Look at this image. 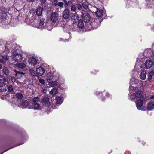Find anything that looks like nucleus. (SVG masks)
I'll list each match as a JSON object with an SVG mask.
<instances>
[{
    "instance_id": "nucleus-1",
    "label": "nucleus",
    "mask_w": 154,
    "mask_h": 154,
    "mask_svg": "<svg viewBox=\"0 0 154 154\" xmlns=\"http://www.w3.org/2000/svg\"><path fill=\"white\" fill-rule=\"evenodd\" d=\"M20 105L19 107L22 108H32V106L29 102L26 99H22L20 101Z\"/></svg>"
},
{
    "instance_id": "nucleus-2",
    "label": "nucleus",
    "mask_w": 154,
    "mask_h": 154,
    "mask_svg": "<svg viewBox=\"0 0 154 154\" xmlns=\"http://www.w3.org/2000/svg\"><path fill=\"white\" fill-rule=\"evenodd\" d=\"M49 100V98L48 97L46 96H44L42 98L41 103L44 106L48 107L51 105Z\"/></svg>"
},
{
    "instance_id": "nucleus-3",
    "label": "nucleus",
    "mask_w": 154,
    "mask_h": 154,
    "mask_svg": "<svg viewBox=\"0 0 154 154\" xmlns=\"http://www.w3.org/2000/svg\"><path fill=\"white\" fill-rule=\"evenodd\" d=\"M82 20L86 23H88L90 20L91 17L90 14L87 12H85L83 13L82 12Z\"/></svg>"
},
{
    "instance_id": "nucleus-4",
    "label": "nucleus",
    "mask_w": 154,
    "mask_h": 154,
    "mask_svg": "<svg viewBox=\"0 0 154 154\" xmlns=\"http://www.w3.org/2000/svg\"><path fill=\"white\" fill-rule=\"evenodd\" d=\"M135 97L137 98V100H145V97L143 95V91L141 90L138 91L136 93Z\"/></svg>"
},
{
    "instance_id": "nucleus-5",
    "label": "nucleus",
    "mask_w": 154,
    "mask_h": 154,
    "mask_svg": "<svg viewBox=\"0 0 154 154\" xmlns=\"http://www.w3.org/2000/svg\"><path fill=\"white\" fill-rule=\"evenodd\" d=\"M58 19V16L56 12H53L51 13V20L54 23H56Z\"/></svg>"
},
{
    "instance_id": "nucleus-6",
    "label": "nucleus",
    "mask_w": 154,
    "mask_h": 154,
    "mask_svg": "<svg viewBox=\"0 0 154 154\" xmlns=\"http://www.w3.org/2000/svg\"><path fill=\"white\" fill-rule=\"evenodd\" d=\"M9 59V56L6 55H2L0 57V63L3 64H5L6 61Z\"/></svg>"
},
{
    "instance_id": "nucleus-7",
    "label": "nucleus",
    "mask_w": 154,
    "mask_h": 154,
    "mask_svg": "<svg viewBox=\"0 0 154 154\" xmlns=\"http://www.w3.org/2000/svg\"><path fill=\"white\" fill-rule=\"evenodd\" d=\"M101 22V19L99 17H97L96 18L94 19V22L92 23V24L94 26L95 25L96 26H95L93 29H95L97 26L99 25Z\"/></svg>"
},
{
    "instance_id": "nucleus-8",
    "label": "nucleus",
    "mask_w": 154,
    "mask_h": 154,
    "mask_svg": "<svg viewBox=\"0 0 154 154\" xmlns=\"http://www.w3.org/2000/svg\"><path fill=\"white\" fill-rule=\"evenodd\" d=\"M69 10L68 8H66L63 11L62 15L64 19H67L69 16Z\"/></svg>"
},
{
    "instance_id": "nucleus-9",
    "label": "nucleus",
    "mask_w": 154,
    "mask_h": 154,
    "mask_svg": "<svg viewBox=\"0 0 154 154\" xmlns=\"http://www.w3.org/2000/svg\"><path fill=\"white\" fill-rule=\"evenodd\" d=\"M145 100L138 99L137 100V102L136 103V106L138 110H142L141 107L143 105V101Z\"/></svg>"
},
{
    "instance_id": "nucleus-10",
    "label": "nucleus",
    "mask_w": 154,
    "mask_h": 154,
    "mask_svg": "<svg viewBox=\"0 0 154 154\" xmlns=\"http://www.w3.org/2000/svg\"><path fill=\"white\" fill-rule=\"evenodd\" d=\"M36 75L41 76L44 74L45 69L42 67H39L36 69Z\"/></svg>"
},
{
    "instance_id": "nucleus-11",
    "label": "nucleus",
    "mask_w": 154,
    "mask_h": 154,
    "mask_svg": "<svg viewBox=\"0 0 154 154\" xmlns=\"http://www.w3.org/2000/svg\"><path fill=\"white\" fill-rule=\"evenodd\" d=\"M14 60L16 62H20L22 59V57L20 54H17L13 57Z\"/></svg>"
},
{
    "instance_id": "nucleus-12",
    "label": "nucleus",
    "mask_w": 154,
    "mask_h": 154,
    "mask_svg": "<svg viewBox=\"0 0 154 154\" xmlns=\"http://www.w3.org/2000/svg\"><path fill=\"white\" fill-rule=\"evenodd\" d=\"M145 65L146 68L149 69L153 66V62L151 60H148L145 62Z\"/></svg>"
},
{
    "instance_id": "nucleus-13",
    "label": "nucleus",
    "mask_w": 154,
    "mask_h": 154,
    "mask_svg": "<svg viewBox=\"0 0 154 154\" xmlns=\"http://www.w3.org/2000/svg\"><path fill=\"white\" fill-rule=\"evenodd\" d=\"M147 108L148 110H150L154 108V104L153 102H149L147 104Z\"/></svg>"
},
{
    "instance_id": "nucleus-14",
    "label": "nucleus",
    "mask_w": 154,
    "mask_h": 154,
    "mask_svg": "<svg viewBox=\"0 0 154 154\" xmlns=\"http://www.w3.org/2000/svg\"><path fill=\"white\" fill-rule=\"evenodd\" d=\"M29 62L32 65L35 66L37 64V60L34 58H31L29 60Z\"/></svg>"
},
{
    "instance_id": "nucleus-15",
    "label": "nucleus",
    "mask_w": 154,
    "mask_h": 154,
    "mask_svg": "<svg viewBox=\"0 0 154 154\" xmlns=\"http://www.w3.org/2000/svg\"><path fill=\"white\" fill-rule=\"evenodd\" d=\"M8 79L7 78L5 77L3 75H0V83L3 84L6 82H8Z\"/></svg>"
},
{
    "instance_id": "nucleus-16",
    "label": "nucleus",
    "mask_w": 154,
    "mask_h": 154,
    "mask_svg": "<svg viewBox=\"0 0 154 154\" xmlns=\"http://www.w3.org/2000/svg\"><path fill=\"white\" fill-rule=\"evenodd\" d=\"M14 71L15 73V76L16 77L17 79H19L21 78L23 74L22 72L17 71L15 70H14Z\"/></svg>"
},
{
    "instance_id": "nucleus-17",
    "label": "nucleus",
    "mask_w": 154,
    "mask_h": 154,
    "mask_svg": "<svg viewBox=\"0 0 154 154\" xmlns=\"http://www.w3.org/2000/svg\"><path fill=\"white\" fill-rule=\"evenodd\" d=\"M97 11L96 12L97 16V17H101L103 13V11L99 8H97Z\"/></svg>"
},
{
    "instance_id": "nucleus-18",
    "label": "nucleus",
    "mask_w": 154,
    "mask_h": 154,
    "mask_svg": "<svg viewBox=\"0 0 154 154\" xmlns=\"http://www.w3.org/2000/svg\"><path fill=\"white\" fill-rule=\"evenodd\" d=\"M2 73L6 75H8L9 74V71L8 68L5 66L4 67L2 70Z\"/></svg>"
},
{
    "instance_id": "nucleus-19",
    "label": "nucleus",
    "mask_w": 154,
    "mask_h": 154,
    "mask_svg": "<svg viewBox=\"0 0 154 154\" xmlns=\"http://www.w3.org/2000/svg\"><path fill=\"white\" fill-rule=\"evenodd\" d=\"M43 11V8L41 7H39L37 9L36 14L38 16H41L42 14Z\"/></svg>"
},
{
    "instance_id": "nucleus-20",
    "label": "nucleus",
    "mask_w": 154,
    "mask_h": 154,
    "mask_svg": "<svg viewBox=\"0 0 154 154\" xmlns=\"http://www.w3.org/2000/svg\"><path fill=\"white\" fill-rule=\"evenodd\" d=\"M58 93V89L54 88L50 91V94L52 95H54L57 94Z\"/></svg>"
},
{
    "instance_id": "nucleus-21",
    "label": "nucleus",
    "mask_w": 154,
    "mask_h": 154,
    "mask_svg": "<svg viewBox=\"0 0 154 154\" xmlns=\"http://www.w3.org/2000/svg\"><path fill=\"white\" fill-rule=\"evenodd\" d=\"M83 20L82 19H80L78 23V26L80 28L82 29L84 27V23Z\"/></svg>"
},
{
    "instance_id": "nucleus-22",
    "label": "nucleus",
    "mask_w": 154,
    "mask_h": 154,
    "mask_svg": "<svg viewBox=\"0 0 154 154\" xmlns=\"http://www.w3.org/2000/svg\"><path fill=\"white\" fill-rule=\"evenodd\" d=\"M32 107L35 110H39L41 109L39 104L38 103H32Z\"/></svg>"
},
{
    "instance_id": "nucleus-23",
    "label": "nucleus",
    "mask_w": 154,
    "mask_h": 154,
    "mask_svg": "<svg viewBox=\"0 0 154 154\" xmlns=\"http://www.w3.org/2000/svg\"><path fill=\"white\" fill-rule=\"evenodd\" d=\"M17 66L22 69H25L26 67V64L24 63H20L17 64Z\"/></svg>"
},
{
    "instance_id": "nucleus-24",
    "label": "nucleus",
    "mask_w": 154,
    "mask_h": 154,
    "mask_svg": "<svg viewBox=\"0 0 154 154\" xmlns=\"http://www.w3.org/2000/svg\"><path fill=\"white\" fill-rule=\"evenodd\" d=\"M82 5L84 9H87L88 7V3L87 1L85 0L84 2H82Z\"/></svg>"
},
{
    "instance_id": "nucleus-25",
    "label": "nucleus",
    "mask_w": 154,
    "mask_h": 154,
    "mask_svg": "<svg viewBox=\"0 0 154 154\" xmlns=\"http://www.w3.org/2000/svg\"><path fill=\"white\" fill-rule=\"evenodd\" d=\"M146 72L144 71H143L140 73V78L143 80H145L146 78Z\"/></svg>"
},
{
    "instance_id": "nucleus-26",
    "label": "nucleus",
    "mask_w": 154,
    "mask_h": 154,
    "mask_svg": "<svg viewBox=\"0 0 154 154\" xmlns=\"http://www.w3.org/2000/svg\"><path fill=\"white\" fill-rule=\"evenodd\" d=\"M45 20L42 18L40 19V21L39 23L40 26L39 28L42 29L45 26V23L44 22Z\"/></svg>"
},
{
    "instance_id": "nucleus-27",
    "label": "nucleus",
    "mask_w": 154,
    "mask_h": 154,
    "mask_svg": "<svg viewBox=\"0 0 154 154\" xmlns=\"http://www.w3.org/2000/svg\"><path fill=\"white\" fill-rule=\"evenodd\" d=\"M7 89V85H3L0 86V92H3L6 91Z\"/></svg>"
},
{
    "instance_id": "nucleus-28",
    "label": "nucleus",
    "mask_w": 154,
    "mask_h": 154,
    "mask_svg": "<svg viewBox=\"0 0 154 154\" xmlns=\"http://www.w3.org/2000/svg\"><path fill=\"white\" fill-rule=\"evenodd\" d=\"M15 96L18 99H22L23 98V96L22 93H18L16 94Z\"/></svg>"
},
{
    "instance_id": "nucleus-29",
    "label": "nucleus",
    "mask_w": 154,
    "mask_h": 154,
    "mask_svg": "<svg viewBox=\"0 0 154 154\" xmlns=\"http://www.w3.org/2000/svg\"><path fill=\"white\" fill-rule=\"evenodd\" d=\"M79 19L78 15L76 13H75L73 14L71 17V19L75 20H78Z\"/></svg>"
},
{
    "instance_id": "nucleus-30",
    "label": "nucleus",
    "mask_w": 154,
    "mask_h": 154,
    "mask_svg": "<svg viewBox=\"0 0 154 154\" xmlns=\"http://www.w3.org/2000/svg\"><path fill=\"white\" fill-rule=\"evenodd\" d=\"M40 100L39 98L38 97H35L32 100V103H38V102Z\"/></svg>"
},
{
    "instance_id": "nucleus-31",
    "label": "nucleus",
    "mask_w": 154,
    "mask_h": 154,
    "mask_svg": "<svg viewBox=\"0 0 154 154\" xmlns=\"http://www.w3.org/2000/svg\"><path fill=\"white\" fill-rule=\"evenodd\" d=\"M56 100L57 103L58 104H61L62 103L63 101V100L62 98L60 97H57L56 98Z\"/></svg>"
},
{
    "instance_id": "nucleus-32",
    "label": "nucleus",
    "mask_w": 154,
    "mask_h": 154,
    "mask_svg": "<svg viewBox=\"0 0 154 154\" xmlns=\"http://www.w3.org/2000/svg\"><path fill=\"white\" fill-rule=\"evenodd\" d=\"M49 85L50 86H55L57 85V82L56 81H50L49 83Z\"/></svg>"
},
{
    "instance_id": "nucleus-33",
    "label": "nucleus",
    "mask_w": 154,
    "mask_h": 154,
    "mask_svg": "<svg viewBox=\"0 0 154 154\" xmlns=\"http://www.w3.org/2000/svg\"><path fill=\"white\" fill-rule=\"evenodd\" d=\"M154 74V72L153 71H152L148 75V80H150L152 79V76Z\"/></svg>"
},
{
    "instance_id": "nucleus-34",
    "label": "nucleus",
    "mask_w": 154,
    "mask_h": 154,
    "mask_svg": "<svg viewBox=\"0 0 154 154\" xmlns=\"http://www.w3.org/2000/svg\"><path fill=\"white\" fill-rule=\"evenodd\" d=\"M77 10L76 6L74 5H72L71 7V10L72 11L75 12Z\"/></svg>"
},
{
    "instance_id": "nucleus-35",
    "label": "nucleus",
    "mask_w": 154,
    "mask_h": 154,
    "mask_svg": "<svg viewBox=\"0 0 154 154\" xmlns=\"http://www.w3.org/2000/svg\"><path fill=\"white\" fill-rule=\"evenodd\" d=\"M29 72L33 76H35L36 75V72H35V71L32 69H30L29 70Z\"/></svg>"
},
{
    "instance_id": "nucleus-36",
    "label": "nucleus",
    "mask_w": 154,
    "mask_h": 154,
    "mask_svg": "<svg viewBox=\"0 0 154 154\" xmlns=\"http://www.w3.org/2000/svg\"><path fill=\"white\" fill-rule=\"evenodd\" d=\"M76 7L77 9V8L78 10H81L82 8V6L80 4H76Z\"/></svg>"
},
{
    "instance_id": "nucleus-37",
    "label": "nucleus",
    "mask_w": 154,
    "mask_h": 154,
    "mask_svg": "<svg viewBox=\"0 0 154 154\" xmlns=\"http://www.w3.org/2000/svg\"><path fill=\"white\" fill-rule=\"evenodd\" d=\"M72 5V3L71 1V0H69L68 1L67 3V4L66 5V7H67L68 5L71 6Z\"/></svg>"
},
{
    "instance_id": "nucleus-38",
    "label": "nucleus",
    "mask_w": 154,
    "mask_h": 154,
    "mask_svg": "<svg viewBox=\"0 0 154 154\" xmlns=\"http://www.w3.org/2000/svg\"><path fill=\"white\" fill-rule=\"evenodd\" d=\"M8 90L10 92H11L13 90V88L12 85H10L8 87H7Z\"/></svg>"
},
{
    "instance_id": "nucleus-39",
    "label": "nucleus",
    "mask_w": 154,
    "mask_h": 154,
    "mask_svg": "<svg viewBox=\"0 0 154 154\" xmlns=\"http://www.w3.org/2000/svg\"><path fill=\"white\" fill-rule=\"evenodd\" d=\"M7 14L5 13H2V17L3 19H6L7 18Z\"/></svg>"
},
{
    "instance_id": "nucleus-40",
    "label": "nucleus",
    "mask_w": 154,
    "mask_h": 154,
    "mask_svg": "<svg viewBox=\"0 0 154 154\" xmlns=\"http://www.w3.org/2000/svg\"><path fill=\"white\" fill-rule=\"evenodd\" d=\"M61 7H63L64 4L62 2H59L57 3V5Z\"/></svg>"
},
{
    "instance_id": "nucleus-41",
    "label": "nucleus",
    "mask_w": 154,
    "mask_h": 154,
    "mask_svg": "<svg viewBox=\"0 0 154 154\" xmlns=\"http://www.w3.org/2000/svg\"><path fill=\"white\" fill-rule=\"evenodd\" d=\"M39 82L40 83L42 84L43 85L45 84V82L44 79H39Z\"/></svg>"
},
{
    "instance_id": "nucleus-42",
    "label": "nucleus",
    "mask_w": 154,
    "mask_h": 154,
    "mask_svg": "<svg viewBox=\"0 0 154 154\" xmlns=\"http://www.w3.org/2000/svg\"><path fill=\"white\" fill-rule=\"evenodd\" d=\"M57 0H54L52 2V4L55 6H57Z\"/></svg>"
},
{
    "instance_id": "nucleus-43",
    "label": "nucleus",
    "mask_w": 154,
    "mask_h": 154,
    "mask_svg": "<svg viewBox=\"0 0 154 154\" xmlns=\"http://www.w3.org/2000/svg\"><path fill=\"white\" fill-rule=\"evenodd\" d=\"M10 77L11 78V81L12 82H15L16 80V78L12 76H10Z\"/></svg>"
},
{
    "instance_id": "nucleus-44",
    "label": "nucleus",
    "mask_w": 154,
    "mask_h": 154,
    "mask_svg": "<svg viewBox=\"0 0 154 154\" xmlns=\"http://www.w3.org/2000/svg\"><path fill=\"white\" fill-rule=\"evenodd\" d=\"M130 98L131 99V100H134V99H136V100H137V99L136 97H134L132 95L130 96Z\"/></svg>"
},
{
    "instance_id": "nucleus-45",
    "label": "nucleus",
    "mask_w": 154,
    "mask_h": 154,
    "mask_svg": "<svg viewBox=\"0 0 154 154\" xmlns=\"http://www.w3.org/2000/svg\"><path fill=\"white\" fill-rule=\"evenodd\" d=\"M62 1L64 3V6L65 7L66 6L67 4V2L66 0H62Z\"/></svg>"
},
{
    "instance_id": "nucleus-46",
    "label": "nucleus",
    "mask_w": 154,
    "mask_h": 154,
    "mask_svg": "<svg viewBox=\"0 0 154 154\" xmlns=\"http://www.w3.org/2000/svg\"><path fill=\"white\" fill-rule=\"evenodd\" d=\"M46 0H40L41 2L43 4L46 1Z\"/></svg>"
},
{
    "instance_id": "nucleus-47",
    "label": "nucleus",
    "mask_w": 154,
    "mask_h": 154,
    "mask_svg": "<svg viewBox=\"0 0 154 154\" xmlns=\"http://www.w3.org/2000/svg\"><path fill=\"white\" fill-rule=\"evenodd\" d=\"M27 2H33L34 1V0H26Z\"/></svg>"
},
{
    "instance_id": "nucleus-48",
    "label": "nucleus",
    "mask_w": 154,
    "mask_h": 154,
    "mask_svg": "<svg viewBox=\"0 0 154 154\" xmlns=\"http://www.w3.org/2000/svg\"><path fill=\"white\" fill-rule=\"evenodd\" d=\"M151 57L152 58V59L154 60V54H153L152 56H151Z\"/></svg>"
},
{
    "instance_id": "nucleus-49",
    "label": "nucleus",
    "mask_w": 154,
    "mask_h": 154,
    "mask_svg": "<svg viewBox=\"0 0 154 154\" xmlns=\"http://www.w3.org/2000/svg\"><path fill=\"white\" fill-rule=\"evenodd\" d=\"M2 65L1 64H0V70L2 69Z\"/></svg>"
},
{
    "instance_id": "nucleus-50",
    "label": "nucleus",
    "mask_w": 154,
    "mask_h": 154,
    "mask_svg": "<svg viewBox=\"0 0 154 154\" xmlns=\"http://www.w3.org/2000/svg\"><path fill=\"white\" fill-rule=\"evenodd\" d=\"M151 98L152 99H154V95H153L151 97Z\"/></svg>"
},
{
    "instance_id": "nucleus-51",
    "label": "nucleus",
    "mask_w": 154,
    "mask_h": 154,
    "mask_svg": "<svg viewBox=\"0 0 154 154\" xmlns=\"http://www.w3.org/2000/svg\"><path fill=\"white\" fill-rule=\"evenodd\" d=\"M71 1H74L75 0H71Z\"/></svg>"
}]
</instances>
